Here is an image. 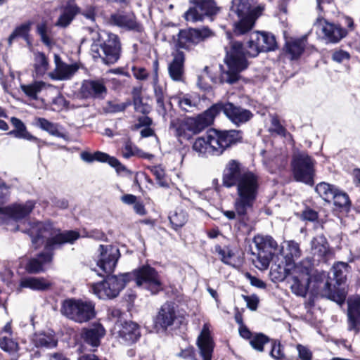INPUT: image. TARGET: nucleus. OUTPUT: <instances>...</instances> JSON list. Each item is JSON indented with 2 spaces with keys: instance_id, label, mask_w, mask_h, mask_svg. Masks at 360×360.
<instances>
[{
  "instance_id": "nucleus-31",
  "label": "nucleus",
  "mask_w": 360,
  "mask_h": 360,
  "mask_svg": "<svg viewBox=\"0 0 360 360\" xmlns=\"http://www.w3.org/2000/svg\"><path fill=\"white\" fill-rule=\"evenodd\" d=\"M11 122L15 127V129L8 131L7 135L13 136L16 139H25L39 143L43 142L41 139L32 135L27 131L25 124L20 119L12 117L11 118Z\"/></svg>"
},
{
  "instance_id": "nucleus-60",
  "label": "nucleus",
  "mask_w": 360,
  "mask_h": 360,
  "mask_svg": "<svg viewBox=\"0 0 360 360\" xmlns=\"http://www.w3.org/2000/svg\"><path fill=\"white\" fill-rule=\"evenodd\" d=\"M215 251L221 257V261L226 264H231V258L233 256V253L229 249L225 250L221 248L220 245H217L215 247Z\"/></svg>"
},
{
  "instance_id": "nucleus-29",
  "label": "nucleus",
  "mask_w": 360,
  "mask_h": 360,
  "mask_svg": "<svg viewBox=\"0 0 360 360\" xmlns=\"http://www.w3.org/2000/svg\"><path fill=\"white\" fill-rule=\"evenodd\" d=\"M200 356L203 360H211L214 349V342L210 335L207 324H204L200 334L197 340Z\"/></svg>"
},
{
  "instance_id": "nucleus-22",
  "label": "nucleus",
  "mask_w": 360,
  "mask_h": 360,
  "mask_svg": "<svg viewBox=\"0 0 360 360\" xmlns=\"http://www.w3.org/2000/svg\"><path fill=\"white\" fill-rule=\"evenodd\" d=\"M34 207L33 201H27L24 205L16 204L4 207H0V219H5L10 217L16 221L22 219L32 211Z\"/></svg>"
},
{
  "instance_id": "nucleus-23",
  "label": "nucleus",
  "mask_w": 360,
  "mask_h": 360,
  "mask_svg": "<svg viewBox=\"0 0 360 360\" xmlns=\"http://www.w3.org/2000/svg\"><path fill=\"white\" fill-rule=\"evenodd\" d=\"M316 284L317 292L319 293L321 297H326L339 304L345 302L346 299V292L344 288H337L335 285L332 288L331 284L328 281L324 283L317 281Z\"/></svg>"
},
{
  "instance_id": "nucleus-47",
  "label": "nucleus",
  "mask_w": 360,
  "mask_h": 360,
  "mask_svg": "<svg viewBox=\"0 0 360 360\" xmlns=\"http://www.w3.org/2000/svg\"><path fill=\"white\" fill-rule=\"evenodd\" d=\"M271 133H275L282 137L290 136L286 129L280 123L277 115H272L271 117V127L269 130Z\"/></svg>"
},
{
  "instance_id": "nucleus-17",
  "label": "nucleus",
  "mask_w": 360,
  "mask_h": 360,
  "mask_svg": "<svg viewBox=\"0 0 360 360\" xmlns=\"http://www.w3.org/2000/svg\"><path fill=\"white\" fill-rule=\"evenodd\" d=\"M315 25L320 28L322 39L326 44H336L347 34V31L340 25L329 22L321 15L318 17Z\"/></svg>"
},
{
  "instance_id": "nucleus-61",
  "label": "nucleus",
  "mask_w": 360,
  "mask_h": 360,
  "mask_svg": "<svg viewBox=\"0 0 360 360\" xmlns=\"http://www.w3.org/2000/svg\"><path fill=\"white\" fill-rule=\"evenodd\" d=\"M153 124V120L146 115L139 117L137 119V123L131 127L133 131H136L142 127H150Z\"/></svg>"
},
{
  "instance_id": "nucleus-21",
  "label": "nucleus",
  "mask_w": 360,
  "mask_h": 360,
  "mask_svg": "<svg viewBox=\"0 0 360 360\" xmlns=\"http://www.w3.org/2000/svg\"><path fill=\"white\" fill-rule=\"evenodd\" d=\"M115 330L120 341L124 344H132L136 342L141 335L139 325L132 321L117 322Z\"/></svg>"
},
{
  "instance_id": "nucleus-11",
  "label": "nucleus",
  "mask_w": 360,
  "mask_h": 360,
  "mask_svg": "<svg viewBox=\"0 0 360 360\" xmlns=\"http://www.w3.org/2000/svg\"><path fill=\"white\" fill-rule=\"evenodd\" d=\"M61 313L75 322L84 323L95 316L94 305L91 302L67 300L62 304Z\"/></svg>"
},
{
  "instance_id": "nucleus-16",
  "label": "nucleus",
  "mask_w": 360,
  "mask_h": 360,
  "mask_svg": "<svg viewBox=\"0 0 360 360\" xmlns=\"http://www.w3.org/2000/svg\"><path fill=\"white\" fill-rule=\"evenodd\" d=\"M214 36V32L207 26L181 30L178 34L179 47L189 49Z\"/></svg>"
},
{
  "instance_id": "nucleus-38",
  "label": "nucleus",
  "mask_w": 360,
  "mask_h": 360,
  "mask_svg": "<svg viewBox=\"0 0 360 360\" xmlns=\"http://www.w3.org/2000/svg\"><path fill=\"white\" fill-rule=\"evenodd\" d=\"M51 86L42 81H34L28 84H21L20 89L22 92L32 100H38V95L44 89Z\"/></svg>"
},
{
  "instance_id": "nucleus-59",
  "label": "nucleus",
  "mask_w": 360,
  "mask_h": 360,
  "mask_svg": "<svg viewBox=\"0 0 360 360\" xmlns=\"http://www.w3.org/2000/svg\"><path fill=\"white\" fill-rule=\"evenodd\" d=\"M296 349L298 352V356L301 360H311L312 359V352L307 346L301 344L296 345Z\"/></svg>"
},
{
  "instance_id": "nucleus-64",
  "label": "nucleus",
  "mask_w": 360,
  "mask_h": 360,
  "mask_svg": "<svg viewBox=\"0 0 360 360\" xmlns=\"http://www.w3.org/2000/svg\"><path fill=\"white\" fill-rule=\"evenodd\" d=\"M243 298L245 301V302L247 304V307L250 310L254 311V310L257 309V305L259 303V299L257 295H252L250 296L243 295Z\"/></svg>"
},
{
  "instance_id": "nucleus-19",
  "label": "nucleus",
  "mask_w": 360,
  "mask_h": 360,
  "mask_svg": "<svg viewBox=\"0 0 360 360\" xmlns=\"http://www.w3.org/2000/svg\"><path fill=\"white\" fill-rule=\"evenodd\" d=\"M79 94L84 98L103 99L107 94V88L103 79H85L79 89Z\"/></svg>"
},
{
  "instance_id": "nucleus-26",
  "label": "nucleus",
  "mask_w": 360,
  "mask_h": 360,
  "mask_svg": "<svg viewBox=\"0 0 360 360\" xmlns=\"http://www.w3.org/2000/svg\"><path fill=\"white\" fill-rule=\"evenodd\" d=\"M172 60L169 63L168 72L171 79L175 82H183L184 75V53L176 50L172 53Z\"/></svg>"
},
{
  "instance_id": "nucleus-10",
  "label": "nucleus",
  "mask_w": 360,
  "mask_h": 360,
  "mask_svg": "<svg viewBox=\"0 0 360 360\" xmlns=\"http://www.w3.org/2000/svg\"><path fill=\"white\" fill-rule=\"evenodd\" d=\"M127 274L132 276L130 281L134 280L137 286L150 291L152 294H157L163 288L161 276L150 266L143 265Z\"/></svg>"
},
{
  "instance_id": "nucleus-41",
  "label": "nucleus",
  "mask_w": 360,
  "mask_h": 360,
  "mask_svg": "<svg viewBox=\"0 0 360 360\" xmlns=\"http://www.w3.org/2000/svg\"><path fill=\"white\" fill-rule=\"evenodd\" d=\"M169 219L174 230L181 228L188 221V214L183 210L177 209L169 215Z\"/></svg>"
},
{
  "instance_id": "nucleus-5",
  "label": "nucleus",
  "mask_w": 360,
  "mask_h": 360,
  "mask_svg": "<svg viewBox=\"0 0 360 360\" xmlns=\"http://www.w3.org/2000/svg\"><path fill=\"white\" fill-rule=\"evenodd\" d=\"M231 4V12L238 18V21L234 24V33L243 34L252 28L256 19L262 15L264 7H255V0H232Z\"/></svg>"
},
{
  "instance_id": "nucleus-52",
  "label": "nucleus",
  "mask_w": 360,
  "mask_h": 360,
  "mask_svg": "<svg viewBox=\"0 0 360 360\" xmlns=\"http://www.w3.org/2000/svg\"><path fill=\"white\" fill-rule=\"evenodd\" d=\"M122 153L123 157L125 158H129L135 155H140L147 158H150V157L153 156L152 155L149 154H144V155H141L140 151L138 150V148L135 146H134L131 142H127L125 143Z\"/></svg>"
},
{
  "instance_id": "nucleus-27",
  "label": "nucleus",
  "mask_w": 360,
  "mask_h": 360,
  "mask_svg": "<svg viewBox=\"0 0 360 360\" xmlns=\"http://www.w3.org/2000/svg\"><path fill=\"white\" fill-rule=\"evenodd\" d=\"M60 11L61 13L56 22V26L66 27L80 12V8L75 0H68L61 6Z\"/></svg>"
},
{
  "instance_id": "nucleus-7",
  "label": "nucleus",
  "mask_w": 360,
  "mask_h": 360,
  "mask_svg": "<svg viewBox=\"0 0 360 360\" xmlns=\"http://www.w3.org/2000/svg\"><path fill=\"white\" fill-rule=\"evenodd\" d=\"M316 160L304 151L295 153L291 169L295 181L312 186L314 183Z\"/></svg>"
},
{
  "instance_id": "nucleus-48",
  "label": "nucleus",
  "mask_w": 360,
  "mask_h": 360,
  "mask_svg": "<svg viewBox=\"0 0 360 360\" xmlns=\"http://www.w3.org/2000/svg\"><path fill=\"white\" fill-rule=\"evenodd\" d=\"M332 200L333 201L334 205L339 207H347L350 203L347 194L338 188L332 195L331 201Z\"/></svg>"
},
{
  "instance_id": "nucleus-63",
  "label": "nucleus",
  "mask_w": 360,
  "mask_h": 360,
  "mask_svg": "<svg viewBox=\"0 0 360 360\" xmlns=\"http://www.w3.org/2000/svg\"><path fill=\"white\" fill-rule=\"evenodd\" d=\"M316 9L320 13L328 11L334 5L333 0H316ZM321 15L319 14V16ZM322 17V15H321Z\"/></svg>"
},
{
  "instance_id": "nucleus-12",
  "label": "nucleus",
  "mask_w": 360,
  "mask_h": 360,
  "mask_svg": "<svg viewBox=\"0 0 360 360\" xmlns=\"http://www.w3.org/2000/svg\"><path fill=\"white\" fill-rule=\"evenodd\" d=\"M311 266L309 262H300L294 266L288 280L292 292L297 296L305 297L311 280Z\"/></svg>"
},
{
  "instance_id": "nucleus-51",
  "label": "nucleus",
  "mask_w": 360,
  "mask_h": 360,
  "mask_svg": "<svg viewBox=\"0 0 360 360\" xmlns=\"http://www.w3.org/2000/svg\"><path fill=\"white\" fill-rule=\"evenodd\" d=\"M50 29L46 22H41L37 26V33L40 36L41 41L46 46L51 45V39L49 37Z\"/></svg>"
},
{
  "instance_id": "nucleus-2",
  "label": "nucleus",
  "mask_w": 360,
  "mask_h": 360,
  "mask_svg": "<svg viewBox=\"0 0 360 360\" xmlns=\"http://www.w3.org/2000/svg\"><path fill=\"white\" fill-rule=\"evenodd\" d=\"M276 47L275 36L266 32L251 33L245 49L241 42L231 41L229 46L226 48L224 58L227 69L221 68L220 83H236L240 78V72L248 66L247 56L256 57L260 52L274 51Z\"/></svg>"
},
{
  "instance_id": "nucleus-42",
  "label": "nucleus",
  "mask_w": 360,
  "mask_h": 360,
  "mask_svg": "<svg viewBox=\"0 0 360 360\" xmlns=\"http://www.w3.org/2000/svg\"><path fill=\"white\" fill-rule=\"evenodd\" d=\"M255 256L252 258V263L256 268L259 270L266 269L270 264V261L273 258V255L269 252H265L264 251H257V253H253Z\"/></svg>"
},
{
  "instance_id": "nucleus-54",
  "label": "nucleus",
  "mask_w": 360,
  "mask_h": 360,
  "mask_svg": "<svg viewBox=\"0 0 360 360\" xmlns=\"http://www.w3.org/2000/svg\"><path fill=\"white\" fill-rule=\"evenodd\" d=\"M270 355L276 360H281L285 357L283 346L279 340H271V349Z\"/></svg>"
},
{
  "instance_id": "nucleus-49",
  "label": "nucleus",
  "mask_w": 360,
  "mask_h": 360,
  "mask_svg": "<svg viewBox=\"0 0 360 360\" xmlns=\"http://www.w3.org/2000/svg\"><path fill=\"white\" fill-rule=\"evenodd\" d=\"M155 97L157 103V110L158 113L165 117L167 110L164 103V92L162 89L159 86H154Z\"/></svg>"
},
{
  "instance_id": "nucleus-8",
  "label": "nucleus",
  "mask_w": 360,
  "mask_h": 360,
  "mask_svg": "<svg viewBox=\"0 0 360 360\" xmlns=\"http://www.w3.org/2000/svg\"><path fill=\"white\" fill-rule=\"evenodd\" d=\"M131 276L127 273L118 276L108 275L103 281L93 283L91 290L100 299L115 298L130 281Z\"/></svg>"
},
{
  "instance_id": "nucleus-18",
  "label": "nucleus",
  "mask_w": 360,
  "mask_h": 360,
  "mask_svg": "<svg viewBox=\"0 0 360 360\" xmlns=\"http://www.w3.org/2000/svg\"><path fill=\"white\" fill-rule=\"evenodd\" d=\"M179 320V316L172 302H166L161 306L154 319V326L157 330L166 331Z\"/></svg>"
},
{
  "instance_id": "nucleus-24",
  "label": "nucleus",
  "mask_w": 360,
  "mask_h": 360,
  "mask_svg": "<svg viewBox=\"0 0 360 360\" xmlns=\"http://www.w3.org/2000/svg\"><path fill=\"white\" fill-rule=\"evenodd\" d=\"M54 61L56 64L55 70L49 74V77L53 79H69L78 70V65L77 64L65 63L61 60L58 55L55 54Z\"/></svg>"
},
{
  "instance_id": "nucleus-4",
  "label": "nucleus",
  "mask_w": 360,
  "mask_h": 360,
  "mask_svg": "<svg viewBox=\"0 0 360 360\" xmlns=\"http://www.w3.org/2000/svg\"><path fill=\"white\" fill-rule=\"evenodd\" d=\"M241 138L239 130L210 129L205 135L195 140L192 148L199 156L203 158L219 156L228 148L240 141Z\"/></svg>"
},
{
  "instance_id": "nucleus-57",
  "label": "nucleus",
  "mask_w": 360,
  "mask_h": 360,
  "mask_svg": "<svg viewBox=\"0 0 360 360\" xmlns=\"http://www.w3.org/2000/svg\"><path fill=\"white\" fill-rule=\"evenodd\" d=\"M131 105V102L130 100H127L124 102H115V101H108V110L110 112H123L125 109Z\"/></svg>"
},
{
  "instance_id": "nucleus-32",
  "label": "nucleus",
  "mask_w": 360,
  "mask_h": 360,
  "mask_svg": "<svg viewBox=\"0 0 360 360\" xmlns=\"http://www.w3.org/2000/svg\"><path fill=\"white\" fill-rule=\"evenodd\" d=\"M306 41L305 37L287 40L284 48L285 53L291 60L299 58L305 49Z\"/></svg>"
},
{
  "instance_id": "nucleus-13",
  "label": "nucleus",
  "mask_w": 360,
  "mask_h": 360,
  "mask_svg": "<svg viewBox=\"0 0 360 360\" xmlns=\"http://www.w3.org/2000/svg\"><path fill=\"white\" fill-rule=\"evenodd\" d=\"M212 124L211 117L207 115V110L196 117L187 119L184 122L174 124L171 122V127L174 129V134L179 138L188 139L191 134L188 131L197 134Z\"/></svg>"
},
{
  "instance_id": "nucleus-40",
  "label": "nucleus",
  "mask_w": 360,
  "mask_h": 360,
  "mask_svg": "<svg viewBox=\"0 0 360 360\" xmlns=\"http://www.w3.org/2000/svg\"><path fill=\"white\" fill-rule=\"evenodd\" d=\"M349 268V265L345 262H338L333 265V278L338 285H340L345 282Z\"/></svg>"
},
{
  "instance_id": "nucleus-35",
  "label": "nucleus",
  "mask_w": 360,
  "mask_h": 360,
  "mask_svg": "<svg viewBox=\"0 0 360 360\" xmlns=\"http://www.w3.org/2000/svg\"><path fill=\"white\" fill-rule=\"evenodd\" d=\"M301 253L299 244L293 240H290L286 243L285 248L282 247L280 250V257L285 262H288V265L296 266L297 264H295L294 260L299 258L301 256Z\"/></svg>"
},
{
  "instance_id": "nucleus-30",
  "label": "nucleus",
  "mask_w": 360,
  "mask_h": 360,
  "mask_svg": "<svg viewBox=\"0 0 360 360\" xmlns=\"http://www.w3.org/2000/svg\"><path fill=\"white\" fill-rule=\"evenodd\" d=\"M36 124L43 131H46L50 135L61 138L64 140L68 139V135L63 126L58 123L51 122L44 117L36 119Z\"/></svg>"
},
{
  "instance_id": "nucleus-55",
  "label": "nucleus",
  "mask_w": 360,
  "mask_h": 360,
  "mask_svg": "<svg viewBox=\"0 0 360 360\" xmlns=\"http://www.w3.org/2000/svg\"><path fill=\"white\" fill-rule=\"evenodd\" d=\"M0 347L6 352L13 353L18 351V344L11 338H3L0 340Z\"/></svg>"
},
{
  "instance_id": "nucleus-36",
  "label": "nucleus",
  "mask_w": 360,
  "mask_h": 360,
  "mask_svg": "<svg viewBox=\"0 0 360 360\" xmlns=\"http://www.w3.org/2000/svg\"><path fill=\"white\" fill-rule=\"evenodd\" d=\"M311 252L314 256L323 259L330 253L329 245L323 235H318L311 242Z\"/></svg>"
},
{
  "instance_id": "nucleus-15",
  "label": "nucleus",
  "mask_w": 360,
  "mask_h": 360,
  "mask_svg": "<svg viewBox=\"0 0 360 360\" xmlns=\"http://www.w3.org/2000/svg\"><path fill=\"white\" fill-rule=\"evenodd\" d=\"M99 256L96 263L98 269L94 271L99 276H105L114 271L120 253L117 246L111 245H100L98 248Z\"/></svg>"
},
{
  "instance_id": "nucleus-62",
  "label": "nucleus",
  "mask_w": 360,
  "mask_h": 360,
  "mask_svg": "<svg viewBox=\"0 0 360 360\" xmlns=\"http://www.w3.org/2000/svg\"><path fill=\"white\" fill-rule=\"evenodd\" d=\"M68 101L66 99L60 94L58 95L55 97L52 101V105H53L54 110H61L63 108L68 106Z\"/></svg>"
},
{
  "instance_id": "nucleus-28",
  "label": "nucleus",
  "mask_w": 360,
  "mask_h": 360,
  "mask_svg": "<svg viewBox=\"0 0 360 360\" xmlns=\"http://www.w3.org/2000/svg\"><path fill=\"white\" fill-rule=\"evenodd\" d=\"M348 329L357 333L360 330V297H351L347 301Z\"/></svg>"
},
{
  "instance_id": "nucleus-45",
  "label": "nucleus",
  "mask_w": 360,
  "mask_h": 360,
  "mask_svg": "<svg viewBox=\"0 0 360 360\" xmlns=\"http://www.w3.org/2000/svg\"><path fill=\"white\" fill-rule=\"evenodd\" d=\"M31 24L30 22H28L16 27L8 37V44L11 45L12 41L18 37H22L26 39L30 30Z\"/></svg>"
},
{
  "instance_id": "nucleus-1",
  "label": "nucleus",
  "mask_w": 360,
  "mask_h": 360,
  "mask_svg": "<svg viewBox=\"0 0 360 360\" xmlns=\"http://www.w3.org/2000/svg\"><path fill=\"white\" fill-rule=\"evenodd\" d=\"M223 185L227 188L236 186V197L233 202L235 210H222V214L229 220H234L238 230H248L250 226L249 212L253 208L259 188L258 176L243 170L238 162L231 160L224 170Z\"/></svg>"
},
{
  "instance_id": "nucleus-53",
  "label": "nucleus",
  "mask_w": 360,
  "mask_h": 360,
  "mask_svg": "<svg viewBox=\"0 0 360 360\" xmlns=\"http://www.w3.org/2000/svg\"><path fill=\"white\" fill-rule=\"evenodd\" d=\"M107 158L108 154L100 151L96 152L94 154H91L89 152H83L81 153L82 160L87 162H91L94 160L98 162H105L106 160L105 158Z\"/></svg>"
},
{
  "instance_id": "nucleus-34",
  "label": "nucleus",
  "mask_w": 360,
  "mask_h": 360,
  "mask_svg": "<svg viewBox=\"0 0 360 360\" xmlns=\"http://www.w3.org/2000/svg\"><path fill=\"white\" fill-rule=\"evenodd\" d=\"M52 285V282L43 277H27L20 280V287L44 291Z\"/></svg>"
},
{
  "instance_id": "nucleus-25",
  "label": "nucleus",
  "mask_w": 360,
  "mask_h": 360,
  "mask_svg": "<svg viewBox=\"0 0 360 360\" xmlns=\"http://www.w3.org/2000/svg\"><path fill=\"white\" fill-rule=\"evenodd\" d=\"M105 335V330L100 323L93 324L89 328H84L81 332L82 340L92 347H98L101 340Z\"/></svg>"
},
{
  "instance_id": "nucleus-44",
  "label": "nucleus",
  "mask_w": 360,
  "mask_h": 360,
  "mask_svg": "<svg viewBox=\"0 0 360 360\" xmlns=\"http://www.w3.org/2000/svg\"><path fill=\"white\" fill-rule=\"evenodd\" d=\"M337 188L328 183L321 182L316 185V191L324 200L331 202V198Z\"/></svg>"
},
{
  "instance_id": "nucleus-50",
  "label": "nucleus",
  "mask_w": 360,
  "mask_h": 360,
  "mask_svg": "<svg viewBox=\"0 0 360 360\" xmlns=\"http://www.w3.org/2000/svg\"><path fill=\"white\" fill-rule=\"evenodd\" d=\"M150 172L155 176L157 183L161 187H169V182L165 177L164 169L160 166H153L150 168Z\"/></svg>"
},
{
  "instance_id": "nucleus-39",
  "label": "nucleus",
  "mask_w": 360,
  "mask_h": 360,
  "mask_svg": "<svg viewBox=\"0 0 360 360\" xmlns=\"http://www.w3.org/2000/svg\"><path fill=\"white\" fill-rule=\"evenodd\" d=\"M33 342L37 347L53 348L57 345V340L52 332L35 333Z\"/></svg>"
},
{
  "instance_id": "nucleus-9",
  "label": "nucleus",
  "mask_w": 360,
  "mask_h": 360,
  "mask_svg": "<svg viewBox=\"0 0 360 360\" xmlns=\"http://www.w3.org/2000/svg\"><path fill=\"white\" fill-rule=\"evenodd\" d=\"M207 112V115L211 117L212 124L215 117L221 112H223L227 118L237 126L246 123L253 116L250 110L239 105H236L230 102H219L215 103L208 108Z\"/></svg>"
},
{
  "instance_id": "nucleus-3",
  "label": "nucleus",
  "mask_w": 360,
  "mask_h": 360,
  "mask_svg": "<svg viewBox=\"0 0 360 360\" xmlns=\"http://www.w3.org/2000/svg\"><path fill=\"white\" fill-rule=\"evenodd\" d=\"M27 232L31 238L34 248L37 249L44 244L46 251L39 253L37 257L30 259L27 262L25 268L31 274L43 271V266L52 260L53 250L65 243L72 244L80 237L79 232L72 230L62 231L49 221L30 224Z\"/></svg>"
},
{
  "instance_id": "nucleus-6",
  "label": "nucleus",
  "mask_w": 360,
  "mask_h": 360,
  "mask_svg": "<svg viewBox=\"0 0 360 360\" xmlns=\"http://www.w3.org/2000/svg\"><path fill=\"white\" fill-rule=\"evenodd\" d=\"M97 39H94L91 45V53L94 59L101 58L105 64L116 63L121 53V44L118 37L112 33H105L102 36L96 33Z\"/></svg>"
},
{
  "instance_id": "nucleus-58",
  "label": "nucleus",
  "mask_w": 360,
  "mask_h": 360,
  "mask_svg": "<svg viewBox=\"0 0 360 360\" xmlns=\"http://www.w3.org/2000/svg\"><path fill=\"white\" fill-rule=\"evenodd\" d=\"M134 110L137 112H141L143 115H147L150 111V106L146 103H143L142 99L139 97L134 98Z\"/></svg>"
},
{
  "instance_id": "nucleus-33",
  "label": "nucleus",
  "mask_w": 360,
  "mask_h": 360,
  "mask_svg": "<svg viewBox=\"0 0 360 360\" xmlns=\"http://www.w3.org/2000/svg\"><path fill=\"white\" fill-rule=\"evenodd\" d=\"M281 262L278 264H274L271 266L270 274L273 280L283 281L288 279L292 275V271L295 266L288 265L282 258H279Z\"/></svg>"
},
{
  "instance_id": "nucleus-37",
  "label": "nucleus",
  "mask_w": 360,
  "mask_h": 360,
  "mask_svg": "<svg viewBox=\"0 0 360 360\" xmlns=\"http://www.w3.org/2000/svg\"><path fill=\"white\" fill-rule=\"evenodd\" d=\"M253 242L257 251L269 252L274 255L278 248L276 240L270 236L257 235L254 237Z\"/></svg>"
},
{
  "instance_id": "nucleus-20",
  "label": "nucleus",
  "mask_w": 360,
  "mask_h": 360,
  "mask_svg": "<svg viewBox=\"0 0 360 360\" xmlns=\"http://www.w3.org/2000/svg\"><path fill=\"white\" fill-rule=\"evenodd\" d=\"M110 22L127 30L136 32H141L143 30L142 25L137 21L132 12L117 11L112 13L110 18Z\"/></svg>"
},
{
  "instance_id": "nucleus-43",
  "label": "nucleus",
  "mask_w": 360,
  "mask_h": 360,
  "mask_svg": "<svg viewBox=\"0 0 360 360\" xmlns=\"http://www.w3.org/2000/svg\"><path fill=\"white\" fill-rule=\"evenodd\" d=\"M34 69L37 77L45 75L49 69V61L45 54L41 52L35 53Z\"/></svg>"
},
{
  "instance_id": "nucleus-56",
  "label": "nucleus",
  "mask_w": 360,
  "mask_h": 360,
  "mask_svg": "<svg viewBox=\"0 0 360 360\" xmlns=\"http://www.w3.org/2000/svg\"><path fill=\"white\" fill-rule=\"evenodd\" d=\"M178 103L179 107L185 111H191L195 107V102L191 98L189 95H184L178 98Z\"/></svg>"
},
{
  "instance_id": "nucleus-46",
  "label": "nucleus",
  "mask_w": 360,
  "mask_h": 360,
  "mask_svg": "<svg viewBox=\"0 0 360 360\" xmlns=\"http://www.w3.org/2000/svg\"><path fill=\"white\" fill-rule=\"evenodd\" d=\"M270 339L268 336L263 333H255L250 341V344L252 347L258 351H264V345L268 343Z\"/></svg>"
},
{
  "instance_id": "nucleus-14",
  "label": "nucleus",
  "mask_w": 360,
  "mask_h": 360,
  "mask_svg": "<svg viewBox=\"0 0 360 360\" xmlns=\"http://www.w3.org/2000/svg\"><path fill=\"white\" fill-rule=\"evenodd\" d=\"M193 5L185 13L184 18L188 22H202L205 18L212 17L219 12V7L214 0H189Z\"/></svg>"
}]
</instances>
